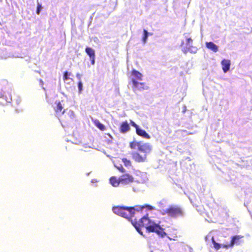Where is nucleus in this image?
I'll return each instance as SVG.
<instances>
[{
    "mask_svg": "<svg viewBox=\"0 0 252 252\" xmlns=\"http://www.w3.org/2000/svg\"><path fill=\"white\" fill-rule=\"evenodd\" d=\"M117 168L121 172L124 173L126 172V170L124 169V168L121 165L120 166L117 167Z\"/></svg>",
    "mask_w": 252,
    "mask_h": 252,
    "instance_id": "nucleus-24",
    "label": "nucleus"
},
{
    "mask_svg": "<svg viewBox=\"0 0 252 252\" xmlns=\"http://www.w3.org/2000/svg\"><path fill=\"white\" fill-rule=\"evenodd\" d=\"M130 124L131 125V126H133L135 128V129H136L137 128H138L139 127V126L137 124H136L134 122H133L132 121H131V122H130Z\"/></svg>",
    "mask_w": 252,
    "mask_h": 252,
    "instance_id": "nucleus-27",
    "label": "nucleus"
},
{
    "mask_svg": "<svg viewBox=\"0 0 252 252\" xmlns=\"http://www.w3.org/2000/svg\"><path fill=\"white\" fill-rule=\"evenodd\" d=\"M129 147L131 149H137L142 154L135 152L131 154L133 159L137 162H143L146 160L147 154L150 152L151 148L148 143H142L141 142L133 141L129 143Z\"/></svg>",
    "mask_w": 252,
    "mask_h": 252,
    "instance_id": "nucleus-2",
    "label": "nucleus"
},
{
    "mask_svg": "<svg viewBox=\"0 0 252 252\" xmlns=\"http://www.w3.org/2000/svg\"><path fill=\"white\" fill-rule=\"evenodd\" d=\"M55 111L57 114H63L64 113L65 110L63 109V107L60 101L57 102V107Z\"/></svg>",
    "mask_w": 252,
    "mask_h": 252,
    "instance_id": "nucleus-14",
    "label": "nucleus"
},
{
    "mask_svg": "<svg viewBox=\"0 0 252 252\" xmlns=\"http://www.w3.org/2000/svg\"><path fill=\"white\" fill-rule=\"evenodd\" d=\"M122 161L124 162L126 166H130L131 165V162L129 160L127 159L126 158H123Z\"/></svg>",
    "mask_w": 252,
    "mask_h": 252,
    "instance_id": "nucleus-22",
    "label": "nucleus"
},
{
    "mask_svg": "<svg viewBox=\"0 0 252 252\" xmlns=\"http://www.w3.org/2000/svg\"><path fill=\"white\" fill-rule=\"evenodd\" d=\"M184 42L183 41H182V43H181V45H184Z\"/></svg>",
    "mask_w": 252,
    "mask_h": 252,
    "instance_id": "nucleus-31",
    "label": "nucleus"
},
{
    "mask_svg": "<svg viewBox=\"0 0 252 252\" xmlns=\"http://www.w3.org/2000/svg\"><path fill=\"white\" fill-rule=\"evenodd\" d=\"M131 223L141 235H142V232L141 227H145L148 232H155L162 238L166 235L164 229L158 224L152 221L148 217V215L142 217L138 222L136 220H131Z\"/></svg>",
    "mask_w": 252,
    "mask_h": 252,
    "instance_id": "nucleus-1",
    "label": "nucleus"
},
{
    "mask_svg": "<svg viewBox=\"0 0 252 252\" xmlns=\"http://www.w3.org/2000/svg\"><path fill=\"white\" fill-rule=\"evenodd\" d=\"M94 125L100 130L104 131L105 130V126L101 124L98 120L94 121Z\"/></svg>",
    "mask_w": 252,
    "mask_h": 252,
    "instance_id": "nucleus-18",
    "label": "nucleus"
},
{
    "mask_svg": "<svg viewBox=\"0 0 252 252\" xmlns=\"http://www.w3.org/2000/svg\"><path fill=\"white\" fill-rule=\"evenodd\" d=\"M70 75V73H68L67 71H65L63 73V81H65L69 79V76Z\"/></svg>",
    "mask_w": 252,
    "mask_h": 252,
    "instance_id": "nucleus-23",
    "label": "nucleus"
},
{
    "mask_svg": "<svg viewBox=\"0 0 252 252\" xmlns=\"http://www.w3.org/2000/svg\"><path fill=\"white\" fill-rule=\"evenodd\" d=\"M184 35L186 38V47L183 49V52L185 54L188 52L191 53H196L198 50L197 47L190 45L192 42V38L189 36V33H185Z\"/></svg>",
    "mask_w": 252,
    "mask_h": 252,
    "instance_id": "nucleus-6",
    "label": "nucleus"
},
{
    "mask_svg": "<svg viewBox=\"0 0 252 252\" xmlns=\"http://www.w3.org/2000/svg\"><path fill=\"white\" fill-rule=\"evenodd\" d=\"M79 91L80 93L82 90V83L81 81L78 82V84Z\"/></svg>",
    "mask_w": 252,
    "mask_h": 252,
    "instance_id": "nucleus-26",
    "label": "nucleus"
},
{
    "mask_svg": "<svg viewBox=\"0 0 252 252\" xmlns=\"http://www.w3.org/2000/svg\"><path fill=\"white\" fill-rule=\"evenodd\" d=\"M120 181L122 184H128L133 181V178L129 174H125L120 177Z\"/></svg>",
    "mask_w": 252,
    "mask_h": 252,
    "instance_id": "nucleus-7",
    "label": "nucleus"
},
{
    "mask_svg": "<svg viewBox=\"0 0 252 252\" xmlns=\"http://www.w3.org/2000/svg\"><path fill=\"white\" fill-rule=\"evenodd\" d=\"M130 129L129 126L126 121L122 123L120 126L119 130L121 133H125Z\"/></svg>",
    "mask_w": 252,
    "mask_h": 252,
    "instance_id": "nucleus-11",
    "label": "nucleus"
},
{
    "mask_svg": "<svg viewBox=\"0 0 252 252\" xmlns=\"http://www.w3.org/2000/svg\"><path fill=\"white\" fill-rule=\"evenodd\" d=\"M206 46L207 48L212 50L214 52H217L218 51L219 49L218 46L213 42H206Z\"/></svg>",
    "mask_w": 252,
    "mask_h": 252,
    "instance_id": "nucleus-13",
    "label": "nucleus"
},
{
    "mask_svg": "<svg viewBox=\"0 0 252 252\" xmlns=\"http://www.w3.org/2000/svg\"><path fill=\"white\" fill-rule=\"evenodd\" d=\"M222 69L224 73H226L230 69L231 64L230 61L229 60L223 59L221 62Z\"/></svg>",
    "mask_w": 252,
    "mask_h": 252,
    "instance_id": "nucleus-10",
    "label": "nucleus"
},
{
    "mask_svg": "<svg viewBox=\"0 0 252 252\" xmlns=\"http://www.w3.org/2000/svg\"><path fill=\"white\" fill-rule=\"evenodd\" d=\"M16 103L17 105H18L21 102V99L18 96H16Z\"/></svg>",
    "mask_w": 252,
    "mask_h": 252,
    "instance_id": "nucleus-29",
    "label": "nucleus"
},
{
    "mask_svg": "<svg viewBox=\"0 0 252 252\" xmlns=\"http://www.w3.org/2000/svg\"><path fill=\"white\" fill-rule=\"evenodd\" d=\"M110 182L111 185L114 187H118L121 184L120 177L117 179L116 177H111L110 178Z\"/></svg>",
    "mask_w": 252,
    "mask_h": 252,
    "instance_id": "nucleus-16",
    "label": "nucleus"
},
{
    "mask_svg": "<svg viewBox=\"0 0 252 252\" xmlns=\"http://www.w3.org/2000/svg\"><path fill=\"white\" fill-rule=\"evenodd\" d=\"M131 75L135 77V79L139 81L142 80V74L138 71L133 69L131 72Z\"/></svg>",
    "mask_w": 252,
    "mask_h": 252,
    "instance_id": "nucleus-15",
    "label": "nucleus"
},
{
    "mask_svg": "<svg viewBox=\"0 0 252 252\" xmlns=\"http://www.w3.org/2000/svg\"><path fill=\"white\" fill-rule=\"evenodd\" d=\"M193 205L196 208V210L201 213L203 212L204 209L203 206L201 203L199 202H198V203H196L195 202H192Z\"/></svg>",
    "mask_w": 252,
    "mask_h": 252,
    "instance_id": "nucleus-19",
    "label": "nucleus"
},
{
    "mask_svg": "<svg viewBox=\"0 0 252 252\" xmlns=\"http://www.w3.org/2000/svg\"><path fill=\"white\" fill-rule=\"evenodd\" d=\"M168 215L169 217L176 218L182 216L183 212L182 209L177 206H171L166 209L163 210L162 215Z\"/></svg>",
    "mask_w": 252,
    "mask_h": 252,
    "instance_id": "nucleus-4",
    "label": "nucleus"
},
{
    "mask_svg": "<svg viewBox=\"0 0 252 252\" xmlns=\"http://www.w3.org/2000/svg\"><path fill=\"white\" fill-rule=\"evenodd\" d=\"M132 83L133 84V86L135 88H137L138 90H145L147 89V87L146 86L145 83H139L136 81L135 79L132 80Z\"/></svg>",
    "mask_w": 252,
    "mask_h": 252,
    "instance_id": "nucleus-9",
    "label": "nucleus"
},
{
    "mask_svg": "<svg viewBox=\"0 0 252 252\" xmlns=\"http://www.w3.org/2000/svg\"><path fill=\"white\" fill-rule=\"evenodd\" d=\"M85 52L90 58L95 57V52L92 48L87 47L85 48Z\"/></svg>",
    "mask_w": 252,
    "mask_h": 252,
    "instance_id": "nucleus-17",
    "label": "nucleus"
},
{
    "mask_svg": "<svg viewBox=\"0 0 252 252\" xmlns=\"http://www.w3.org/2000/svg\"><path fill=\"white\" fill-rule=\"evenodd\" d=\"M143 33H144V35L142 37V40L144 43H145L147 41L149 33L146 30H143Z\"/></svg>",
    "mask_w": 252,
    "mask_h": 252,
    "instance_id": "nucleus-21",
    "label": "nucleus"
},
{
    "mask_svg": "<svg viewBox=\"0 0 252 252\" xmlns=\"http://www.w3.org/2000/svg\"><path fill=\"white\" fill-rule=\"evenodd\" d=\"M136 133L138 135L141 136L143 138L146 139L150 138V135L146 132V131L145 130L140 128L139 127L136 129Z\"/></svg>",
    "mask_w": 252,
    "mask_h": 252,
    "instance_id": "nucleus-12",
    "label": "nucleus"
},
{
    "mask_svg": "<svg viewBox=\"0 0 252 252\" xmlns=\"http://www.w3.org/2000/svg\"><path fill=\"white\" fill-rule=\"evenodd\" d=\"M41 8H42V7H41V4L38 3L37 5V10H36V13L37 14H39Z\"/></svg>",
    "mask_w": 252,
    "mask_h": 252,
    "instance_id": "nucleus-25",
    "label": "nucleus"
},
{
    "mask_svg": "<svg viewBox=\"0 0 252 252\" xmlns=\"http://www.w3.org/2000/svg\"><path fill=\"white\" fill-rule=\"evenodd\" d=\"M0 97L4 98L6 102L11 103L12 101L11 90L9 92H3L2 90H0Z\"/></svg>",
    "mask_w": 252,
    "mask_h": 252,
    "instance_id": "nucleus-8",
    "label": "nucleus"
},
{
    "mask_svg": "<svg viewBox=\"0 0 252 252\" xmlns=\"http://www.w3.org/2000/svg\"><path fill=\"white\" fill-rule=\"evenodd\" d=\"M143 207L135 208L133 207L116 206L113 208V212L117 215L127 219H131L135 212H139Z\"/></svg>",
    "mask_w": 252,
    "mask_h": 252,
    "instance_id": "nucleus-3",
    "label": "nucleus"
},
{
    "mask_svg": "<svg viewBox=\"0 0 252 252\" xmlns=\"http://www.w3.org/2000/svg\"><path fill=\"white\" fill-rule=\"evenodd\" d=\"M244 236L241 235H236L232 236L231 238L230 242L227 244H222V248L228 249L232 248L234 247V245H240L243 243L242 239Z\"/></svg>",
    "mask_w": 252,
    "mask_h": 252,
    "instance_id": "nucleus-5",
    "label": "nucleus"
},
{
    "mask_svg": "<svg viewBox=\"0 0 252 252\" xmlns=\"http://www.w3.org/2000/svg\"><path fill=\"white\" fill-rule=\"evenodd\" d=\"M130 124L131 125V126H133L135 128V129H136L137 128H138L139 127V126L137 124H136L134 122H133L132 121H131V122H130Z\"/></svg>",
    "mask_w": 252,
    "mask_h": 252,
    "instance_id": "nucleus-28",
    "label": "nucleus"
},
{
    "mask_svg": "<svg viewBox=\"0 0 252 252\" xmlns=\"http://www.w3.org/2000/svg\"><path fill=\"white\" fill-rule=\"evenodd\" d=\"M91 64L94 65L95 63V57L90 58Z\"/></svg>",
    "mask_w": 252,
    "mask_h": 252,
    "instance_id": "nucleus-30",
    "label": "nucleus"
},
{
    "mask_svg": "<svg viewBox=\"0 0 252 252\" xmlns=\"http://www.w3.org/2000/svg\"><path fill=\"white\" fill-rule=\"evenodd\" d=\"M212 242L214 245V248L216 250H219L221 247H222V245H220V244L219 243H217L215 240V239L213 237L212 238Z\"/></svg>",
    "mask_w": 252,
    "mask_h": 252,
    "instance_id": "nucleus-20",
    "label": "nucleus"
}]
</instances>
